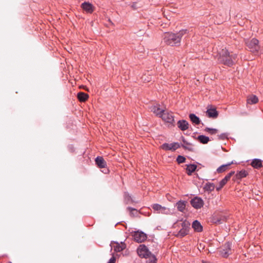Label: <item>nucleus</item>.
<instances>
[{
	"instance_id": "nucleus-6",
	"label": "nucleus",
	"mask_w": 263,
	"mask_h": 263,
	"mask_svg": "<svg viewBox=\"0 0 263 263\" xmlns=\"http://www.w3.org/2000/svg\"><path fill=\"white\" fill-rule=\"evenodd\" d=\"M190 229V223L187 221L184 220L181 223V229L176 234L178 237L182 238L188 234Z\"/></svg>"
},
{
	"instance_id": "nucleus-25",
	"label": "nucleus",
	"mask_w": 263,
	"mask_h": 263,
	"mask_svg": "<svg viewBox=\"0 0 263 263\" xmlns=\"http://www.w3.org/2000/svg\"><path fill=\"white\" fill-rule=\"evenodd\" d=\"M233 161H232L230 163H229L226 164H223L219 166L217 168L216 171L218 173H221L224 171H226L229 166H230L231 164H233Z\"/></svg>"
},
{
	"instance_id": "nucleus-15",
	"label": "nucleus",
	"mask_w": 263,
	"mask_h": 263,
	"mask_svg": "<svg viewBox=\"0 0 263 263\" xmlns=\"http://www.w3.org/2000/svg\"><path fill=\"white\" fill-rule=\"evenodd\" d=\"M192 227L194 230L196 232H201L203 230V227L202 225L201 224L200 222L197 220H194L193 222Z\"/></svg>"
},
{
	"instance_id": "nucleus-31",
	"label": "nucleus",
	"mask_w": 263,
	"mask_h": 263,
	"mask_svg": "<svg viewBox=\"0 0 263 263\" xmlns=\"http://www.w3.org/2000/svg\"><path fill=\"white\" fill-rule=\"evenodd\" d=\"M204 131L208 132L209 134L211 135H215L218 133V130L216 128L206 127L204 129Z\"/></svg>"
},
{
	"instance_id": "nucleus-24",
	"label": "nucleus",
	"mask_w": 263,
	"mask_h": 263,
	"mask_svg": "<svg viewBox=\"0 0 263 263\" xmlns=\"http://www.w3.org/2000/svg\"><path fill=\"white\" fill-rule=\"evenodd\" d=\"M197 168V165L194 164H189L186 165V171L188 175H191L192 174Z\"/></svg>"
},
{
	"instance_id": "nucleus-4",
	"label": "nucleus",
	"mask_w": 263,
	"mask_h": 263,
	"mask_svg": "<svg viewBox=\"0 0 263 263\" xmlns=\"http://www.w3.org/2000/svg\"><path fill=\"white\" fill-rule=\"evenodd\" d=\"M248 49L252 53L257 54L260 50V46L258 40L253 38L246 42Z\"/></svg>"
},
{
	"instance_id": "nucleus-17",
	"label": "nucleus",
	"mask_w": 263,
	"mask_h": 263,
	"mask_svg": "<svg viewBox=\"0 0 263 263\" xmlns=\"http://www.w3.org/2000/svg\"><path fill=\"white\" fill-rule=\"evenodd\" d=\"M206 114L209 118L214 119L216 118L218 116V112L215 108L208 109L206 111Z\"/></svg>"
},
{
	"instance_id": "nucleus-35",
	"label": "nucleus",
	"mask_w": 263,
	"mask_h": 263,
	"mask_svg": "<svg viewBox=\"0 0 263 263\" xmlns=\"http://www.w3.org/2000/svg\"><path fill=\"white\" fill-rule=\"evenodd\" d=\"M235 173V172L234 171H232L230 173H229V174H228L224 178V179L226 180V181L228 182V180H230V179L231 178V176L234 175Z\"/></svg>"
},
{
	"instance_id": "nucleus-30",
	"label": "nucleus",
	"mask_w": 263,
	"mask_h": 263,
	"mask_svg": "<svg viewBox=\"0 0 263 263\" xmlns=\"http://www.w3.org/2000/svg\"><path fill=\"white\" fill-rule=\"evenodd\" d=\"M124 201L126 204H129L134 202L132 197L127 192H125L124 194Z\"/></svg>"
},
{
	"instance_id": "nucleus-9",
	"label": "nucleus",
	"mask_w": 263,
	"mask_h": 263,
	"mask_svg": "<svg viewBox=\"0 0 263 263\" xmlns=\"http://www.w3.org/2000/svg\"><path fill=\"white\" fill-rule=\"evenodd\" d=\"M134 240L138 243H141L145 241L147 238V235L142 231L135 232L133 235Z\"/></svg>"
},
{
	"instance_id": "nucleus-27",
	"label": "nucleus",
	"mask_w": 263,
	"mask_h": 263,
	"mask_svg": "<svg viewBox=\"0 0 263 263\" xmlns=\"http://www.w3.org/2000/svg\"><path fill=\"white\" fill-rule=\"evenodd\" d=\"M248 175V172L245 170H241L237 172L235 175L237 179H241L242 178L246 177Z\"/></svg>"
},
{
	"instance_id": "nucleus-19",
	"label": "nucleus",
	"mask_w": 263,
	"mask_h": 263,
	"mask_svg": "<svg viewBox=\"0 0 263 263\" xmlns=\"http://www.w3.org/2000/svg\"><path fill=\"white\" fill-rule=\"evenodd\" d=\"M126 248V245L124 243H121V244L119 243L118 242H116L115 245L114 247V250L116 252H120L123 251Z\"/></svg>"
},
{
	"instance_id": "nucleus-7",
	"label": "nucleus",
	"mask_w": 263,
	"mask_h": 263,
	"mask_svg": "<svg viewBox=\"0 0 263 263\" xmlns=\"http://www.w3.org/2000/svg\"><path fill=\"white\" fill-rule=\"evenodd\" d=\"M152 208L154 212L158 214H162L165 215H169L171 214V210L169 208L165 206H162L159 204L155 203L152 205Z\"/></svg>"
},
{
	"instance_id": "nucleus-16",
	"label": "nucleus",
	"mask_w": 263,
	"mask_h": 263,
	"mask_svg": "<svg viewBox=\"0 0 263 263\" xmlns=\"http://www.w3.org/2000/svg\"><path fill=\"white\" fill-rule=\"evenodd\" d=\"M181 139L183 142V144L180 145L184 149H188L190 151H193L192 145L191 143L188 142L183 136L181 137Z\"/></svg>"
},
{
	"instance_id": "nucleus-29",
	"label": "nucleus",
	"mask_w": 263,
	"mask_h": 263,
	"mask_svg": "<svg viewBox=\"0 0 263 263\" xmlns=\"http://www.w3.org/2000/svg\"><path fill=\"white\" fill-rule=\"evenodd\" d=\"M258 98L255 95L251 96L247 99V102L250 104H256V103L258 102Z\"/></svg>"
},
{
	"instance_id": "nucleus-2",
	"label": "nucleus",
	"mask_w": 263,
	"mask_h": 263,
	"mask_svg": "<svg viewBox=\"0 0 263 263\" xmlns=\"http://www.w3.org/2000/svg\"><path fill=\"white\" fill-rule=\"evenodd\" d=\"M187 30L182 29L176 33H165L163 35V41L165 43L172 46H178L182 36L187 33Z\"/></svg>"
},
{
	"instance_id": "nucleus-8",
	"label": "nucleus",
	"mask_w": 263,
	"mask_h": 263,
	"mask_svg": "<svg viewBox=\"0 0 263 263\" xmlns=\"http://www.w3.org/2000/svg\"><path fill=\"white\" fill-rule=\"evenodd\" d=\"M190 203L195 209H199L203 206L204 201L201 198L195 197L191 200Z\"/></svg>"
},
{
	"instance_id": "nucleus-40",
	"label": "nucleus",
	"mask_w": 263,
	"mask_h": 263,
	"mask_svg": "<svg viewBox=\"0 0 263 263\" xmlns=\"http://www.w3.org/2000/svg\"><path fill=\"white\" fill-rule=\"evenodd\" d=\"M222 187H221L220 185L219 184V186L216 187V190L217 191H219L221 189Z\"/></svg>"
},
{
	"instance_id": "nucleus-42",
	"label": "nucleus",
	"mask_w": 263,
	"mask_h": 263,
	"mask_svg": "<svg viewBox=\"0 0 263 263\" xmlns=\"http://www.w3.org/2000/svg\"><path fill=\"white\" fill-rule=\"evenodd\" d=\"M203 263H206L205 261H203Z\"/></svg>"
},
{
	"instance_id": "nucleus-5",
	"label": "nucleus",
	"mask_w": 263,
	"mask_h": 263,
	"mask_svg": "<svg viewBox=\"0 0 263 263\" xmlns=\"http://www.w3.org/2000/svg\"><path fill=\"white\" fill-rule=\"evenodd\" d=\"M160 118H161L164 122L171 125H174V116L173 112L164 110Z\"/></svg>"
},
{
	"instance_id": "nucleus-41",
	"label": "nucleus",
	"mask_w": 263,
	"mask_h": 263,
	"mask_svg": "<svg viewBox=\"0 0 263 263\" xmlns=\"http://www.w3.org/2000/svg\"><path fill=\"white\" fill-rule=\"evenodd\" d=\"M108 172V170L107 169V170H105V172H104V173H107Z\"/></svg>"
},
{
	"instance_id": "nucleus-37",
	"label": "nucleus",
	"mask_w": 263,
	"mask_h": 263,
	"mask_svg": "<svg viewBox=\"0 0 263 263\" xmlns=\"http://www.w3.org/2000/svg\"><path fill=\"white\" fill-rule=\"evenodd\" d=\"M227 181H226V180L223 178L219 182V184L220 185L221 187H223L226 183Z\"/></svg>"
},
{
	"instance_id": "nucleus-33",
	"label": "nucleus",
	"mask_w": 263,
	"mask_h": 263,
	"mask_svg": "<svg viewBox=\"0 0 263 263\" xmlns=\"http://www.w3.org/2000/svg\"><path fill=\"white\" fill-rule=\"evenodd\" d=\"M176 161L178 163L180 164L185 162V158L182 156L179 155L177 157Z\"/></svg>"
},
{
	"instance_id": "nucleus-3",
	"label": "nucleus",
	"mask_w": 263,
	"mask_h": 263,
	"mask_svg": "<svg viewBox=\"0 0 263 263\" xmlns=\"http://www.w3.org/2000/svg\"><path fill=\"white\" fill-rule=\"evenodd\" d=\"M137 252L140 257L148 259L146 261V263H157V258L155 255L152 254L144 245H140L138 248Z\"/></svg>"
},
{
	"instance_id": "nucleus-38",
	"label": "nucleus",
	"mask_w": 263,
	"mask_h": 263,
	"mask_svg": "<svg viewBox=\"0 0 263 263\" xmlns=\"http://www.w3.org/2000/svg\"><path fill=\"white\" fill-rule=\"evenodd\" d=\"M116 259L115 257H112L110 258L107 263H115Z\"/></svg>"
},
{
	"instance_id": "nucleus-14",
	"label": "nucleus",
	"mask_w": 263,
	"mask_h": 263,
	"mask_svg": "<svg viewBox=\"0 0 263 263\" xmlns=\"http://www.w3.org/2000/svg\"><path fill=\"white\" fill-rule=\"evenodd\" d=\"M82 8L88 13H92L93 11L92 5L88 2H84L81 4Z\"/></svg>"
},
{
	"instance_id": "nucleus-32",
	"label": "nucleus",
	"mask_w": 263,
	"mask_h": 263,
	"mask_svg": "<svg viewBox=\"0 0 263 263\" xmlns=\"http://www.w3.org/2000/svg\"><path fill=\"white\" fill-rule=\"evenodd\" d=\"M212 221L213 223L220 224L222 223V219L217 217V215L213 216Z\"/></svg>"
},
{
	"instance_id": "nucleus-22",
	"label": "nucleus",
	"mask_w": 263,
	"mask_h": 263,
	"mask_svg": "<svg viewBox=\"0 0 263 263\" xmlns=\"http://www.w3.org/2000/svg\"><path fill=\"white\" fill-rule=\"evenodd\" d=\"M88 97V95L83 92H80L77 94V98L80 102L86 101Z\"/></svg>"
},
{
	"instance_id": "nucleus-10",
	"label": "nucleus",
	"mask_w": 263,
	"mask_h": 263,
	"mask_svg": "<svg viewBox=\"0 0 263 263\" xmlns=\"http://www.w3.org/2000/svg\"><path fill=\"white\" fill-rule=\"evenodd\" d=\"M180 144L178 142H173L172 143H163L161 146V148L165 151H175L178 148L180 147Z\"/></svg>"
},
{
	"instance_id": "nucleus-23",
	"label": "nucleus",
	"mask_w": 263,
	"mask_h": 263,
	"mask_svg": "<svg viewBox=\"0 0 263 263\" xmlns=\"http://www.w3.org/2000/svg\"><path fill=\"white\" fill-rule=\"evenodd\" d=\"M186 202L180 200L176 203V207L177 210L180 212H183L185 209Z\"/></svg>"
},
{
	"instance_id": "nucleus-20",
	"label": "nucleus",
	"mask_w": 263,
	"mask_h": 263,
	"mask_svg": "<svg viewBox=\"0 0 263 263\" xmlns=\"http://www.w3.org/2000/svg\"><path fill=\"white\" fill-rule=\"evenodd\" d=\"M251 165L255 168H259L262 167V161L259 159H254L251 162Z\"/></svg>"
},
{
	"instance_id": "nucleus-1",
	"label": "nucleus",
	"mask_w": 263,
	"mask_h": 263,
	"mask_svg": "<svg viewBox=\"0 0 263 263\" xmlns=\"http://www.w3.org/2000/svg\"><path fill=\"white\" fill-rule=\"evenodd\" d=\"M217 57L218 63L228 66H231L236 61L237 55L231 54L226 48H224L218 51Z\"/></svg>"
},
{
	"instance_id": "nucleus-36",
	"label": "nucleus",
	"mask_w": 263,
	"mask_h": 263,
	"mask_svg": "<svg viewBox=\"0 0 263 263\" xmlns=\"http://www.w3.org/2000/svg\"><path fill=\"white\" fill-rule=\"evenodd\" d=\"M218 140H224L227 138V134L226 133H222L218 136Z\"/></svg>"
},
{
	"instance_id": "nucleus-11",
	"label": "nucleus",
	"mask_w": 263,
	"mask_h": 263,
	"mask_svg": "<svg viewBox=\"0 0 263 263\" xmlns=\"http://www.w3.org/2000/svg\"><path fill=\"white\" fill-rule=\"evenodd\" d=\"M231 243L227 242L225 243L223 249L220 251V255L224 258H227L231 254Z\"/></svg>"
},
{
	"instance_id": "nucleus-39",
	"label": "nucleus",
	"mask_w": 263,
	"mask_h": 263,
	"mask_svg": "<svg viewBox=\"0 0 263 263\" xmlns=\"http://www.w3.org/2000/svg\"><path fill=\"white\" fill-rule=\"evenodd\" d=\"M142 79L143 80H144V81H147V82H149L150 81V79L149 78H148L147 79H146L145 78H144V77H142Z\"/></svg>"
},
{
	"instance_id": "nucleus-26",
	"label": "nucleus",
	"mask_w": 263,
	"mask_h": 263,
	"mask_svg": "<svg viewBox=\"0 0 263 263\" xmlns=\"http://www.w3.org/2000/svg\"><path fill=\"white\" fill-rule=\"evenodd\" d=\"M215 189V185L213 183L208 182L205 183L203 189L205 191H208L209 192H211L214 191Z\"/></svg>"
},
{
	"instance_id": "nucleus-21",
	"label": "nucleus",
	"mask_w": 263,
	"mask_h": 263,
	"mask_svg": "<svg viewBox=\"0 0 263 263\" xmlns=\"http://www.w3.org/2000/svg\"><path fill=\"white\" fill-rule=\"evenodd\" d=\"M189 118L193 124H195V125H199L200 124V119L194 114H190L189 115Z\"/></svg>"
},
{
	"instance_id": "nucleus-12",
	"label": "nucleus",
	"mask_w": 263,
	"mask_h": 263,
	"mask_svg": "<svg viewBox=\"0 0 263 263\" xmlns=\"http://www.w3.org/2000/svg\"><path fill=\"white\" fill-rule=\"evenodd\" d=\"M95 162L96 165L99 168H105L107 166L106 162L104 160L103 158L101 156H98L95 159Z\"/></svg>"
},
{
	"instance_id": "nucleus-13",
	"label": "nucleus",
	"mask_w": 263,
	"mask_h": 263,
	"mask_svg": "<svg viewBox=\"0 0 263 263\" xmlns=\"http://www.w3.org/2000/svg\"><path fill=\"white\" fill-rule=\"evenodd\" d=\"M178 128L182 131H184L189 128V124L187 121L185 120H179L177 122Z\"/></svg>"
},
{
	"instance_id": "nucleus-18",
	"label": "nucleus",
	"mask_w": 263,
	"mask_h": 263,
	"mask_svg": "<svg viewBox=\"0 0 263 263\" xmlns=\"http://www.w3.org/2000/svg\"><path fill=\"white\" fill-rule=\"evenodd\" d=\"M151 109V111L159 117H160V116L162 115V112L164 110V109H161L157 106H152Z\"/></svg>"
},
{
	"instance_id": "nucleus-34",
	"label": "nucleus",
	"mask_w": 263,
	"mask_h": 263,
	"mask_svg": "<svg viewBox=\"0 0 263 263\" xmlns=\"http://www.w3.org/2000/svg\"><path fill=\"white\" fill-rule=\"evenodd\" d=\"M127 210L130 212V214L132 216H134L137 213V210L134 208L129 206L127 208Z\"/></svg>"
},
{
	"instance_id": "nucleus-28",
	"label": "nucleus",
	"mask_w": 263,
	"mask_h": 263,
	"mask_svg": "<svg viewBox=\"0 0 263 263\" xmlns=\"http://www.w3.org/2000/svg\"><path fill=\"white\" fill-rule=\"evenodd\" d=\"M197 140L202 144H206L210 141L209 138L204 135H200L198 136Z\"/></svg>"
}]
</instances>
